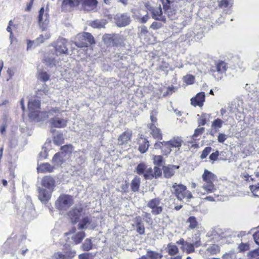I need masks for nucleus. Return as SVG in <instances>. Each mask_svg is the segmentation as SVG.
Returning a JSON list of instances; mask_svg holds the SVG:
<instances>
[{
	"label": "nucleus",
	"instance_id": "f257e3e1",
	"mask_svg": "<svg viewBox=\"0 0 259 259\" xmlns=\"http://www.w3.org/2000/svg\"><path fill=\"white\" fill-rule=\"evenodd\" d=\"M135 172L139 175H143L145 180L158 179L162 177L161 168L158 166L148 167L145 162L139 163L135 168Z\"/></svg>",
	"mask_w": 259,
	"mask_h": 259
},
{
	"label": "nucleus",
	"instance_id": "f03ea898",
	"mask_svg": "<svg viewBox=\"0 0 259 259\" xmlns=\"http://www.w3.org/2000/svg\"><path fill=\"white\" fill-rule=\"evenodd\" d=\"M29 117L34 121H40L45 118H48L47 111H40V101L39 100H33L28 103Z\"/></svg>",
	"mask_w": 259,
	"mask_h": 259
},
{
	"label": "nucleus",
	"instance_id": "7ed1b4c3",
	"mask_svg": "<svg viewBox=\"0 0 259 259\" xmlns=\"http://www.w3.org/2000/svg\"><path fill=\"white\" fill-rule=\"evenodd\" d=\"M171 192L180 201L184 199H190L193 198L192 193L187 189L186 186L182 184L174 183L171 187Z\"/></svg>",
	"mask_w": 259,
	"mask_h": 259
},
{
	"label": "nucleus",
	"instance_id": "20e7f679",
	"mask_svg": "<svg viewBox=\"0 0 259 259\" xmlns=\"http://www.w3.org/2000/svg\"><path fill=\"white\" fill-rule=\"evenodd\" d=\"M102 40L107 47H122L124 46V41L121 37L116 33H105Z\"/></svg>",
	"mask_w": 259,
	"mask_h": 259
},
{
	"label": "nucleus",
	"instance_id": "39448f33",
	"mask_svg": "<svg viewBox=\"0 0 259 259\" xmlns=\"http://www.w3.org/2000/svg\"><path fill=\"white\" fill-rule=\"evenodd\" d=\"M202 179L204 182L203 188L207 193H212L216 190L214 182L217 180V176L207 169H204L202 176Z\"/></svg>",
	"mask_w": 259,
	"mask_h": 259
},
{
	"label": "nucleus",
	"instance_id": "423d86ee",
	"mask_svg": "<svg viewBox=\"0 0 259 259\" xmlns=\"http://www.w3.org/2000/svg\"><path fill=\"white\" fill-rule=\"evenodd\" d=\"M74 204L72 196L68 194H61L55 201L56 208L60 211H66Z\"/></svg>",
	"mask_w": 259,
	"mask_h": 259
},
{
	"label": "nucleus",
	"instance_id": "0eeeda50",
	"mask_svg": "<svg viewBox=\"0 0 259 259\" xmlns=\"http://www.w3.org/2000/svg\"><path fill=\"white\" fill-rule=\"evenodd\" d=\"M95 43L94 36L89 32L78 34L77 35L76 40L74 42V45L78 48L87 47Z\"/></svg>",
	"mask_w": 259,
	"mask_h": 259
},
{
	"label": "nucleus",
	"instance_id": "6e6552de",
	"mask_svg": "<svg viewBox=\"0 0 259 259\" xmlns=\"http://www.w3.org/2000/svg\"><path fill=\"white\" fill-rule=\"evenodd\" d=\"M161 204V199L158 197H155L150 200L147 205L151 209L152 214L157 215L161 214L163 211V208Z\"/></svg>",
	"mask_w": 259,
	"mask_h": 259
},
{
	"label": "nucleus",
	"instance_id": "1a4fd4ad",
	"mask_svg": "<svg viewBox=\"0 0 259 259\" xmlns=\"http://www.w3.org/2000/svg\"><path fill=\"white\" fill-rule=\"evenodd\" d=\"M37 21L39 27L44 30L49 23V15L45 12L44 7H42L38 12Z\"/></svg>",
	"mask_w": 259,
	"mask_h": 259
},
{
	"label": "nucleus",
	"instance_id": "9d476101",
	"mask_svg": "<svg viewBox=\"0 0 259 259\" xmlns=\"http://www.w3.org/2000/svg\"><path fill=\"white\" fill-rule=\"evenodd\" d=\"M154 148L160 149L162 154L168 156L171 151V148L168 141L157 142L154 144Z\"/></svg>",
	"mask_w": 259,
	"mask_h": 259
},
{
	"label": "nucleus",
	"instance_id": "9b49d317",
	"mask_svg": "<svg viewBox=\"0 0 259 259\" xmlns=\"http://www.w3.org/2000/svg\"><path fill=\"white\" fill-rule=\"evenodd\" d=\"M42 187L49 190L54 191L56 187V181L54 178L51 176H46L42 177L41 181Z\"/></svg>",
	"mask_w": 259,
	"mask_h": 259
},
{
	"label": "nucleus",
	"instance_id": "f8f14e48",
	"mask_svg": "<svg viewBox=\"0 0 259 259\" xmlns=\"http://www.w3.org/2000/svg\"><path fill=\"white\" fill-rule=\"evenodd\" d=\"M53 192L47 189L38 187L37 188L38 198L41 202L47 203L51 198Z\"/></svg>",
	"mask_w": 259,
	"mask_h": 259
},
{
	"label": "nucleus",
	"instance_id": "ddd939ff",
	"mask_svg": "<svg viewBox=\"0 0 259 259\" xmlns=\"http://www.w3.org/2000/svg\"><path fill=\"white\" fill-rule=\"evenodd\" d=\"M67 40L64 38L59 39L55 46V51L60 55L67 54L68 49L67 47Z\"/></svg>",
	"mask_w": 259,
	"mask_h": 259
},
{
	"label": "nucleus",
	"instance_id": "4468645a",
	"mask_svg": "<svg viewBox=\"0 0 259 259\" xmlns=\"http://www.w3.org/2000/svg\"><path fill=\"white\" fill-rule=\"evenodd\" d=\"M68 120L58 117H54L50 119V124L52 127L62 128L67 126Z\"/></svg>",
	"mask_w": 259,
	"mask_h": 259
},
{
	"label": "nucleus",
	"instance_id": "2eb2a0df",
	"mask_svg": "<svg viewBox=\"0 0 259 259\" xmlns=\"http://www.w3.org/2000/svg\"><path fill=\"white\" fill-rule=\"evenodd\" d=\"M132 132L127 130L123 132L118 138V144L119 145H126L132 140Z\"/></svg>",
	"mask_w": 259,
	"mask_h": 259
},
{
	"label": "nucleus",
	"instance_id": "dca6fc26",
	"mask_svg": "<svg viewBox=\"0 0 259 259\" xmlns=\"http://www.w3.org/2000/svg\"><path fill=\"white\" fill-rule=\"evenodd\" d=\"M205 96L204 92H201L197 93L196 96L191 99V104L194 107H201L205 101Z\"/></svg>",
	"mask_w": 259,
	"mask_h": 259
},
{
	"label": "nucleus",
	"instance_id": "f3484780",
	"mask_svg": "<svg viewBox=\"0 0 259 259\" xmlns=\"http://www.w3.org/2000/svg\"><path fill=\"white\" fill-rule=\"evenodd\" d=\"M137 143L139 145L138 150L141 153L143 154L147 151L150 146L147 139L144 137L143 135H141L138 139Z\"/></svg>",
	"mask_w": 259,
	"mask_h": 259
},
{
	"label": "nucleus",
	"instance_id": "a211bd4d",
	"mask_svg": "<svg viewBox=\"0 0 259 259\" xmlns=\"http://www.w3.org/2000/svg\"><path fill=\"white\" fill-rule=\"evenodd\" d=\"M83 9L87 11H95L98 4L97 0H80Z\"/></svg>",
	"mask_w": 259,
	"mask_h": 259
},
{
	"label": "nucleus",
	"instance_id": "6ab92c4d",
	"mask_svg": "<svg viewBox=\"0 0 259 259\" xmlns=\"http://www.w3.org/2000/svg\"><path fill=\"white\" fill-rule=\"evenodd\" d=\"M116 25L120 27H124L131 22L130 17L126 14H122L117 16L115 19Z\"/></svg>",
	"mask_w": 259,
	"mask_h": 259
},
{
	"label": "nucleus",
	"instance_id": "aec40b11",
	"mask_svg": "<svg viewBox=\"0 0 259 259\" xmlns=\"http://www.w3.org/2000/svg\"><path fill=\"white\" fill-rule=\"evenodd\" d=\"M179 168V166L172 164H168L166 166H163L162 170L164 177L166 179L171 178L175 174V170Z\"/></svg>",
	"mask_w": 259,
	"mask_h": 259
},
{
	"label": "nucleus",
	"instance_id": "412c9836",
	"mask_svg": "<svg viewBox=\"0 0 259 259\" xmlns=\"http://www.w3.org/2000/svg\"><path fill=\"white\" fill-rule=\"evenodd\" d=\"M148 128L150 130V134L154 139L158 140H161L162 139L163 136L161 131L155 124H149Z\"/></svg>",
	"mask_w": 259,
	"mask_h": 259
},
{
	"label": "nucleus",
	"instance_id": "4be33fe9",
	"mask_svg": "<svg viewBox=\"0 0 259 259\" xmlns=\"http://www.w3.org/2000/svg\"><path fill=\"white\" fill-rule=\"evenodd\" d=\"M151 13L153 19L165 22L166 18L164 16L162 15V11L160 6L152 9Z\"/></svg>",
	"mask_w": 259,
	"mask_h": 259
},
{
	"label": "nucleus",
	"instance_id": "5701e85b",
	"mask_svg": "<svg viewBox=\"0 0 259 259\" xmlns=\"http://www.w3.org/2000/svg\"><path fill=\"white\" fill-rule=\"evenodd\" d=\"M135 223L137 232L140 235H144L145 233V228L141 217L137 216L135 218Z\"/></svg>",
	"mask_w": 259,
	"mask_h": 259
},
{
	"label": "nucleus",
	"instance_id": "b1692460",
	"mask_svg": "<svg viewBox=\"0 0 259 259\" xmlns=\"http://www.w3.org/2000/svg\"><path fill=\"white\" fill-rule=\"evenodd\" d=\"M54 169V167L48 162L41 163L37 167V171L38 173H50L53 172Z\"/></svg>",
	"mask_w": 259,
	"mask_h": 259
},
{
	"label": "nucleus",
	"instance_id": "393cba45",
	"mask_svg": "<svg viewBox=\"0 0 259 259\" xmlns=\"http://www.w3.org/2000/svg\"><path fill=\"white\" fill-rule=\"evenodd\" d=\"M167 141L169 143L171 149L177 148L179 150L181 147L183 143L182 138L179 136L174 137L172 139Z\"/></svg>",
	"mask_w": 259,
	"mask_h": 259
},
{
	"label": "nucleus",
	"instance_id": "a878e982",
	"mask_svg": "<svg viewBox=\"0 0 259 259\" xmlns=\"http://www.w3.org/2000/svg\"><path fill=\"white\" fill-rule=\"evenodd\" d=\"M81 211L82 208L77 209L75 208L72 209L68 212V214L73 223H76L78 221Z\"/></svg>",
	"mask_w": 259,
	"mask_h": 259
},
{
	"label": "nucleus",
	"instance_id": "bb28decb",
	"mask_svg": "<svg viewBox=\"0 0 259 259\" xmlns=\"http://www.w3.org/2000/svg\"><path fill=\"white\" fill-rule=\"evenodd\" d=\"M141 185V179L137 176H136L132 180L131 183V188L132 191L136 192L139 191Z\"/></svg>",
	"mask_w": 259,
	"mask_h": 259
},
{
	"label": "nucleus",
	"instance_id": "cd10ccee",
	"mask_svg": "<svg viewBox=\"0 0 259 259\" xmlns=\"http://www.w3.org/2000/svg\"><path fill=\"white\" fill-rule=\"evenodd\" d=\"M186 222L189 224L188 226L189 229L194 230L198 228L199 223L194 216H190L189 217Z\"/></svg>",
	"mask_w": 259,
	"mask_h": 259
},
{
	"label": "nucleus",
	"instance_id": "c85d7f7f",
	"mask_svg": "<svg viewBox=\"0 0 259 259\" xmlns=\"http://www.w3.org/2000/svg\"><path fill=\"white\" fill-rule=\"evenodd\" d=\"M167 4H163V9L165 14L167 15L168 17H172L176 14V10L172 9L170 6V2L168 0H165ZM164 0H163V3H164Z\"/></svg>",
	"mask_w": 259,
	"mask_h": 259
},
{
	"label": "nucleus",
	"instance_id": "c756f323",
	"mask_svg": "<svg viewBox=\"0 0 259 259\" xmlns=\"http://www.w3.org/2000/svg\"><path fill=\"white\" fill-rule=\"evenodd\" d=\"M107 22L106 20H102L101 21L99 20H95L92 21L90 23V26H91L93 28H105V26Z\"/></svg>",
	"mask_w": 259,
	"mask_h": 259
},
{
	"label": "nucleus",
	"instance_id": "7c9ffc66",
	"mask_svg": "<svg viewBox=\"0 0 259 259\" xmlns=\"http://www.w3.org/2000/svg\"><path fill=\"white\" fill-rule=\"evenodd\" d=\"M162 255L153 251H148L146 255H143L141 259H160Z\"/></svg>",
	"mask_w": 259,
	"mask_h": 259
},
{
	"label": "nucleus",
	"instance_id": "2f4dec72",
	"mask_svg": "<svg viewBox=\"0 0 259 259\" xmlns=\"http://www.w3.org/2000/svg\"><path fill=\"white\" fill-rule=\"evenodd\" d=\"M216 70L219 73H225L227 68V63L223 61L219 60L215 64Z\"/></svg>",
	"mask_w": 259,
	"mask_h": 259
},
{
	"label": "nucleus",
	"instance_id": "473e14b6",
	"mask_svg": "<svg viewBox=\"0 0 259 259\" xmlns=\"http://www.w3.org/2000/svg\"><path fill=\"white\" fill-rule=\"evenodd\" d=\"M223 124V121L220 118H217L214 120L211 124V132L213 131L215 133L219 132V129L222 127Z\"/></svg>",
	"mask_w": 259,
	"mask_h": 259
},
{
	"label": "nucleus",
	"instance_id": "72a5a7b5",
	"mask_svg": "<svg viewBox=\"0 0 259 259\" xmlns=\"http://www.w3.org/2000/svg\"><path fill=\"white\" fill-rule=\"evenodd\" d=\"M152 160L155 166L159 167L164 163V159L162 155H153Z\"/></svg>",
	"mask_w": 259,
	"mask_h": 259
},
{
	"label": "nucleus",
	"instance_id": "f704fd0d",
	"mask_svg": "<svg viewBox=\"0 0 259 259\" xmlns=\"http://www.w3.org/2000/svg\"><path fill=\"white\" fill-rule=\"evenodd\" d=\"M53 141L54 144L57 146L62 145L64 142L63 135L62 133H59L54 135L53 137Z\"/></svg>",
	"mask_w": 259,
	"mask_h": 259
},
{
	"label": "nucleus",
	"instance_id": "c9c22d12",
	"mask_svg": "<svg viewBox=\"0 0 259 259\" xmlns=\"http://www.w3.org/2000/svg\"><path fill=\"white\" fill-rule=\"evenodd\" d=\"M206 251L210 255H214L220 253L221 250L220 247L218 244H212L209 246L207 249Z\"/></svg>",
	"mask_w": 259,
	"mask_h": 259
},
{
	"label": "nucleus",
	"instance_id": "e433bc0d",
	"mask_svg": "<svg viewBox=\"0 0 259 259\" xmlns=\"http://www.w3.org/2000/svg\"><path fill=\"white\" fill-rule=\"evenodd\" d=\"M205 128L204 127H201L200 128H197L195 130L194 133L193 135L192 136V142H190V143H192L194 142H195L197 140H199V139L197 138V137L200 135H201L204 132Z\"/></svg>",
	"mask_w": 259,
	"mask_h": 259
},
{
	"label": "nucleus",
	"instance_id": "4c0bfd02",
	"mask_svg": "<svg viewBox=\"0 0 259 259\" xmlns=\"http://www.w3.org/2000/svg\"><path fill=\"white\" fill-rule=\"evenodd\" d=\"M82 249L83 251H88L93 249V244L92 239L90 238H87L84 242L81 245Z\"/></svg>",
	"mask_w": 259,
	"mask_h": 259
},
{
	"label": "nucleus",
	"instance_id": "58836bf2",
	"mask_svg": "<svg viewBox=\"0 0 259 259\" xmlns=\"http://www.w3.org/2000/svg\"><path fill=\"white\" fill-rule=\"evenodd\" d=\"M85 236V234L84 232H79L77 233L73 237L72 239L75 244H79L81 242L82 240Z\"/></svg>",
	"mask_w": 259,
	"mask_h": 259
},
{
	"label": "nucleus",
	"instance_id": "ea45409f",
	"mask_svg": "<svg viewBox=\"0 0 259 259\" xmlns=\"http://www.w3.org/2000/svg\"><path fill=\"white\" fill-rule=\"evenodd\" d=\"M50 75L46 71L41 70L38 72V79L43 82L48 81L50 79Z\"/></svg>",
	"mask_w": 259,
	"mask_h": 259
},
{
	"label": "nucleus",
	"instance_id": "a19ab883",
	"mask_svg": "<svg viewBox=\"0 0 259 259\" xmlns=\"http://www.w3.org/2000/svg\"><path fill=\"white\" fill-rule=\"evenodd\" d=\"M50 37V34L49 32H46L44 35H39V36L35 40V42L37 45H38L44 42L46 40L48 39Z\"/></svg>",
	"mask_w": 259,
	"mask_h": 259
},
{
	"label": "nucleus",
	"instance_id": "79ce46f5",
	"mask_svg": "<svg viewBox=\"0 0 259 259\" xmlns=\"http://www.w3.org/2000/svg\"><path fill=\"white\" fill-rule=\"evenodd\" d=\"M181 249L185 251L187 253L190 254L195 251L194 246L193 244L186 242L184 246H182Z\"/></svg>",
	"mask_w": 259,
	"mask_h": 259
},
{
	"label": "nucleus",
	"instance_id": "37998d69",
	"mask_svg": "<svg viewBox=\"0 0 259 259\" xmlns=\"http://www.w3.org/2000/svg\"><path fill=\"white\" fill-rule=\"evenodd\" d=\"M167 252L169 255L174 256L179 252V249L176 245L169 244L167 245Z\"/></svg>",
	"mask_w": 259,
	"mask_h": 259
},
{
	"label": "nucleus",
	"instance_id": "c03bdc74",
	"mask_svg": "<svg viewBox=\"0 0 259 259\" xmlns=\"http://www.w3.org/2000/svg\"><path fill=\"white\" fill-rule=\"evenodd\" d=\"M92 220L90 218L87 216L83 218L80 221L78 226L79 229H84L87 224H90Z\"/></svg>",
	"mask_w": 259,
	"mask_h": 259
},
{
	"label": "nucleus",
	"instance_id": "a18cd8bd",
	"mask_svg": "<svg viewBox=\"0 0 259 259\" xmlns=\"http://www.w3.org/2000/svg\"><path fill=\"white\" fill-rule=\"evenodd\" d=\"M74 147L72 144H66L61 147L60 149L65 154L71 153Z\"/></svg>",
	"mask_w": 259,
	"mask_h": 259
},
{
	"label": "nucleus",
	"instance_id": "49530a36",
	"mask_svg": "<svg viewBox=\"0 0 259 259\" xmlns=\"http://www.w3.org/2000/svg\"><path fill=\"white\" fill-rule=\"evenodd\" d=\"M80 1L79 0H64L63 4L65 6H69L71 7L77 6L79 5Z\"/></svg>",
	"mask_w": 259,
	"mask_h": 259
},
{
	"label": "nucleus",
	"instance_id": "de8ad7c7",
	"mask_svg": "<svg viewBox=\"0 0 259 259\" xmlns=\"http://www.w3.org/2000/svg\"><path fill=\"white\" fill-rule=\"evenodd\" d=\"M184 81L187 84H192L194 82L195 77L191 74H187L183 77Z\"/></svg>",
	"mask_w": 259,
	"mask_h": 259
},
{
	"label": "nucleus",
	"instance_id": "09e8293b",
	"mask_svg": "<svg viewBox=\"0 0 259 259\" xmlns=\"http://www.w3.org/2000/svg\"><path fill=\"white\" fill-rule=\"evenodd\" d=\"M212 151V148L209 146L206 147L202 151L200 158L201 159L206 158Z\"/></svg>",
	"mask_w": 259,
	"mask_h": 259
},
{
	"label": "nucleus",
	"instance_id": "8fccbe9b",
	"mask_svg": "<svg viewBox=\"0 0 259 259\" xmlns=\"http://www.w3.org/2000/svg\"><path fill=\"white\" fill-rule=\"evenodd\" d=\"M219 155L220 153L218 150H216L215 152L210 154L209 156V159L211 163H214V161L218 160Z\"/></svg>",
	"mask_w": 259,
	"mask_h": 259
},
{
	"label": "nucleus",
	"instance_id": "3c124183",
	"mask_svg": "<svg viewBox=\"0 0 259 259\" xmlns=\"http://www.w3.org/2000/svg\"><path fill=\"white\" fill-rule=\"evenodd\" d=\"M148 34H149V31H148V30L147 27L145 26H142L141 28L140 32L139 33V35L140 37H141V38L144 37L145 38V37L148 36Z\"/></svg>",
	"mask_w": 259,
	"mask_h": 259
},
{
	"label": "nucleus",
	"instance_id": "603ef678",
	"mask_svg": "<svg viewBox=\"0 0 259 259\" xmlns=\"http://www.w3.org/2000/svg\"><path fill=\"white\" fill-rule=\"evenodd\" d=\"M43 62L45 63L47 66H51L55 65V60L53 58L46 57L44 59Z\"/></svg>",
	"mask_w": 259,
	"mask_h": 259
},
{
	"label": "nucleus",
	"instance_id": "864d4df0",
	"mask_svg": "<svg viewBox=\"0 0 259 259\" xmlns=\"http://www.w3.org/2000/svg\"><path fill=\"white\" fill-rule=\"evenodd\" d=\"M94 257L91 253H83L78 255V259H94Z\"/></svg>",
	"mask_w": 259,
	"mask_h": 259
},
{
	"label": "nucleus",
	"instance_id": "5fc2aeb1",
	"mask_svg": "<svg viewBox=\"0 0 259 259\" xmlns=\"http://www.w3.org/2000/svg\"><path fill=\"white\" fill-rule=\"evenodd\" d=\"M61 153L57 152L53 156L52 158V162L53 163H59L62 162V157L61 156Z\"/></svg>",
	"mask_w": 259,
	"mask_h": 259
},
{
	"label": "nucleus",
	"instance_id": "6e6d98bb",
	"mask_svg": "<svg viewBox=\"0 0 259 259\" xmlns=\"http://www.w3.org/2000/svg\"><path fill=\"white\" fill-rule=\"evenodd\" d=\"M238 249L240 252H244L249 249V245L248 243H241L238 246Z\"/></svg>",
	"mask_w": 259,
	"mask_h": 259
},
{
	"label": "nucleus",
	"instance_id": "4d7b16f0",
	"mask_svg": "<svg viewBox=\"0 0 259 259\" xmlns=\"http://www.w3.org/2000/svg\"><path fill=\"white\" fill-rule=\"evenodd\" d=\"M143 218L145 222L148 224L152 223V219L150 213L144 212L143 214Z\"/></svg>",
	"mask_w": 259,
	"mask_h": 259
},
{
	"label": "nucleus",
	"instance_id": "13d9d810",
	"mask_svg": "<svg viewBox=\"0 0 259 259\" xmlns=\"http://www.w3.org/2000/svg\"><path fill=\"white\" fill-rule=\"evenodd\" d=\"M206 123L205 114H202L200 118L198 120L199 126L204 125Z\"/></svg>",
	"mask_w": 259,
	"mask_h": 259
},
{
	"label": "nucleus",
	"instance_id": "bf43d9fd",
	"mask_svg": "<svg viewBox=\"0 0 259 259\" xmlns=\"http://www.w3.org/2000/svg\"><path fill=\"white\" fill-rule=\"evenodd\" d=\"M162 27V24L159 22H153L150 25V28L153 30L158 29Z\"/></svg>",
	"mask_w": 259,
	"mask_h": 259
},
{
	"label": "nucleus",
	"instance_id": "052dcab7",
	"mask_svg": "<svg viewBox=\"0 0 259 259\" xmlns=\"http://www.w3.org/2000/svg\"><path fill=\"white\" fill-rule=\"evenodd\" d=\"M248 255L250 257H254L255 256H259V248L249 251L248 253Z\"/></svg>",
	"mask_w": 259,
	"mask_h": 259
},
{
	"label": "nucleus",
	"instance_id": "680f3d73",
	"mask_svg": "<svg viewBox=\"0 0 259 259\" xmlns=\"http://www.w3.org/2000/svg\"><path fill=\"white\" fill-rule=\"evenodd\" d=\"M241 178L245 181L249 182L253 181L254 179L251 178L250 176L247 173H243L241 175Z\"/></svg>",
	"mask_w": 259,
	"mask_h": 259
},
{
	"label": "nucleus",
	"instance_id": "e2e57ef3",
	"mask_svg": "<svg viewBox=\"0 0 259 259\" xmlns=\"http://www.w3.org/2000/svg\"><path fill=\"white\" fill-rule=\"evenodd\" d=\"M157 114V112L155 111H152L150 115V119L152 121V123L151 124H155L157 122V119L156 117V115Z\"/></svg>",
	"mask_w": 259,
	"mask_h": 259
},
{
	"label": "nucleus",
	"instance_id": "0e129e2a",
	"mask_svg": "<svg viewBox=\"0 0 259 259\" xmlns=\"http://www.w3.org/2000/svg\"><path fill=\"white\" fill-rule=\"evenodd\" d=\"M227 139V136L225 134L220 133L218 137V140L219 143H223Z\"/></svg>",
	"mask_w": 259,
	"mask_h": 259
},
{
	"label": "nucleus",
	"instance_id": "69168bd1",
	"mask_svg": "<svg viewBox=\"0 0 259 259\" xmlns=\"http://www.w3.org/2000/svg\"><path fill=\"white\" fill-rule=\"evenodd\" d=\"M149 18H150V17H149V15L147 14L141 18H140V17L138 18V20L140 23H145L148 20V19Z\"/></svg>",
	"mask_w": 259,
	"mask_h": 259
},
{
	"label": "nucleus",
	"instance_id": "338daca9",
	"mask_svg": "<svg viewBox=\"0 0 259 259\" xmlns=\"http://www.w3.org/2000/svg\"><path fill=\"white\" fill-rule=\"evenodd\" d=\"M54 257L55 259H65L66 258V255L63 254L60 252L55 253Z\"/></svg>",
	"mask_w": 259,
	"mask_h": 259
},
{
	"label": "nucleus",
	"instance_id": "774afa93",
	"mask_svg": "<svg viewBox=\"0 0 259 259\" xmlns=\"http://www.w3.org/2000/svg\"><path fill=\"white\" fill-rule=\"evenodd\" d=\"M253 237L255 243L259 245V230L253 234Z\"/></svg>",
	"mask_w": 259,
	"mask_h": 259
}]
</instances>
